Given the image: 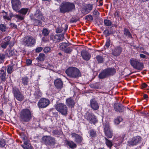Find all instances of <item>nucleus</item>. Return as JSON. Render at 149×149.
Here are the masks:
<instances>
[{
    "mask_svg": "<svg viewBox=\"0 0 149 149\" xmlns=\"http://www.w3.org/2000/svg\"><path fill=\"white\" fill-rule=\"evenodd\" d=\"M110 40L109 38H108L107 40V41L106 43L105 46L107 48H108L109 47L110 45Z\"/></svg>",
    "mask_w": 149,
    "mask_h": 149,
    "instance_id": "4d7b16f0",
    "label": "nucleus"
},
{
    "mask_svg": "<svg viewBox=\"0 0 149 149\" xmlns=\"http://www.w3.org/2000/svg\"><path fill=\"white\" fill-rule=\"evenodd\" d=\"M7 55L5 53H0V63H3L4 61V60L7 57Z\"/></svg>",
    "mask_w": 149,
    "mask_h": 149,
    "instance_id": "7c9ffc66",
    "label": "nucleus"
},
{
    "mask_svg": "<svg viewBox=\"0 0 149 149\" xmlns=\"http://www.w3.org/2000/svg\"><path fill=\"white\" fill-rule=\"evenodd\" d=\"M85 119L89 123L95 125L97 122V118L93 113L87 112L85 115Z\"/></svg>",
    "mask_w": 149,
    "mask_h": 149,
    "instance_id": "423d86ee",
    "label": "nucleus"
},
{
    "mask_svg": "<svg viewBox=\"0 0 149 149\" xmlns=\"http://www.w3.org/2000/svg\"><path fill=\"white\" fill-rule=\"evenodd\" d=\"M105 135L108 138H111L113 136V132L112 130L107 131L104 132Z\"/></svg>",
    "mask_w": 149,
    "mask_h": 149,
    "instance_id": "f704fd0d",
    "label": "nucleus"
},
{
    "mask_svg": "<svg viewBox=\"0 0 149 149\" xmlns=\"http://www.w3.org/2000/svg\"><path fill=\"white\" fill-rule=\"evenodd\" d=\"M105 143L108 147L110 148L113 145L112 142L108 139L107 138L105 137Z\"/></svg>",
    "mask_w": 149,
    "mask_h": 149,
    "instance_id": "4c0bfd02",
    "label": "nucleus"
},
{
    "mask_svg": "<svg viewBox=\"0 0 149 149\" xmlns=\"http://www.w3.org/2000/svg\"><path fill=\"white\" fill-rule=\"evenodd\" d=\"M90 105L91 107L94 110H96L98 109L99 107V104L94 98L90 100Z\"/></svg>",
    "mask_w": 149,
    "mask_h": 149,
    "instance_id": "a211bd4d",
    "label": "nucleus"
},
{
    "mask_svg": "<svg viewBox=\"0 0 149 149\" xmlns=\"http://www.w3.org/2000/svg\"><path fill=\"white\" fill-rule=\"evenodd\" d=\"M63 30V29L61 28H58L56 29V32L57 33H61Z\"/></svg>",
    "mask_w": 149,
    "mask_h": 149,
    "instance_id": "bf43d9fd",
    "label": "nucleus"
},
{
    "mask_svg": "<svg viewBox=\"0 0 149 149\" xmlns=\"http://www.w3.org/2000/svg\"><path fill=\"white\" fill-rule=\"evenodd\" d=\"M113 108L115 111L120 113L124 112L126 109L125 107L120 103H115L113 105Z\"/></svg>",
    "mask_w": 149,
    "mask_h": 149,
    "instance_id": "2eb2a0df",
    "label": "nucleus"
},
{
    "mask_svg": "<svg viewBox=\"0 0 149 149\" xmlns=\"http://www.w3.org/2000/svg\"><path fill=\"white\" fill-rule=\"evenodd\" d=\"M56 109L62 115L65 116L68 112V107L64 104L60 103L56 106Z\"/></svg>",
    "mask_w": 149,
    "mask_h": 149,
    "instance_id": "39448f33",
    "label": "nucleus"
},
{
    "mask_svg": "<svg viewBox=\"0 0 149 149\" xmlns=\"http://www.w3.org/2000/svg\"><path fill=\"white\" fill-rule=\"evenodd\" d=\"M96 58L99 63H102L104 62V58L102 56L99 55H97L96 57Z\"/></svg>",
    "mask_w": 149,
    "mask_h": 149,
    "instance_id": "ea45409f",
    "label": "nucleus"
},
{
    "mask_svg": "<svg viewBox=\"0 0 149 149\" xmlns=\"http://www.w3.org/2000/svg\"><path fill=\"white\" fill-rule=\"evenodd\" d=\"M42 141L45 144L50 146H54L56 143L55 138L49 136H43L42 138Z\"/></svg>",
    "mask_w": 149,
    "mask_h": 149,
    "instance_id": "1a4fd4ad",
    "label": "nucleus"
},
{
    "mask_svg": "<svg viewBox=\"0 0 149 149\" xmlns=\"http://www.w3.org/2000/svg\"><path fill=\"white\" fill-rule=\"evenodd\" d=\"M6 67H3L0 69V79L3 81L6 80Z\"/></svg>",
    "mask_w": 149,
    "mask_h": 149,
    "instance_id": "aec40b11",
    "label": "nucleus"
},
{
    "mask_svg": "<svg viewBox=\"0 0 149 149\" xmlns=\"http://www.w3.org/2000/svg\"><path fill=\"white\" fill-rule=\"evenodd\" d=\"M93 13L95 15H98L99 14V13L97 10H95L93 12Z\"/></svg>",
    "mask_w": 149,
    "mask_h": 149,
    "instance_id": "0e129e2a",
    "label": "nucleus"
},
{
    "mask_svg": "<svg viewBox=\"0 0 149 149\" xmlns=\"http://www.w3.org/2000/svg\"><path fill=\"white\" fill-rule=\"evenodd\" d=\"M141 138L139 136H134L128 141V144L130 146H134L139 144L141 141Z\"/></svg>",
    "mask_w": 149,
    "mask_h": 149,
    "instance_id": "9b49d317",
    "label": "nucleus"
},
{
    "mask_svg": "<svg viewBox=\"0 0 149 149\" xmlns=\"http://www.w3.org/2000/svg\"><path fill=\"white\" fill-rule=\"evenodd\" d=\"M69 43L62 42L59 44V47L63 51L69 45Z\"/></svg>",
    "mask_w": 149,
    "mask_h": 149,
    "instance_id": "cd10ccee",
    "label": "nucleus"
},
{
    "mask_svg": "<svg viewBox=\"0 0 149 149\" xmlns=\"http://www.w3.org/2000/svg\"><path fill=\"white\" fill-rule=\"evenodd\" d=\"M90 136L92 137H95L96 135V131L94 129H92L89 132Z\"/></svg>",
    "mask_w": 149,
    "mask_h": 149,
    "instance_id": "79ce46f5",
    "label": "nucleus"
},
{
    "mask_svg": "<svg viewBox=\"0 0 149 149\" xmlns=\"http://www.w3.org/2000/svg\"><path fill=\"white\" fill-rule=\"evenodd\" d=\"M45 55L42 53H41L39 54L38 57L36 59L40 61H43L45 59Z\"/></svg>",
    "mask_w": 149,
    "mask_h": 149,
    "instance_id": "72a5a7b5",
    "label": "nucleus"
},
{
    "mask_svg": "<svg viewBox=\"0 0 149 149\" xmlns=\"http://www.w3.org/2000/svg\"><path fill=\"white\" fill-rule=\"evenodd\" d=\"M86 20H87L89 22H92L93 20V17L91 15H89L86 16L85 17Z\"/></svg>",
    "mask_w": 149,
    "mask_h": 149,
    "instance_id": "3c124183",
    "label": "nucleus"
},
{
    "mask_svg": "<svg viewBox=\"0 0 149 149\" xmlns=\"http://www.w3.org/2000/svg\"><path fill=\"white\" fill-rule=\"evenodd\" d=\"M103 127L104 130V132L111 130L109 124L107 122L104 124Z\"/></svg>",
    "mask_w": 149,
    "mask_h": 149,
    "instance_id": "a19ab883",
    "label": "nucleus"
},
{
    "mask_svg": "<svg viewBox=\"0 0 149 149\" xmlns=\"http://www.w3.org/2000/svg\"><path fill=\"white\" fill-rule=\"evenodd\" d=\"M96 86V85L95 84H92L90 85V87L93 88H96L97 86Z\"/></svg>",
    "mask_w": 149,
    "mask_h": 149,
    "instance_id": "69168bd1",
    "label": "nucleus"
},
{
    "mask_svg": "<svg viewBox=\"0 0 149 149\" xmlns=\"http://www.w3.org/2000/svg\"><path fill=\"white\" fill-rule=\"evenodd\" d=\"M29 10V8H23L20 10H19L17 12L19 14L24 16V17H25V15Z\"/></svg>",
    "mask_w": 149,
    "mask_h": 149,
    "instance_id": "bb28decb",
    "label": "nucleus"
},
{
    "mask_svg": "<svg viewBox=\"0 0 149 149\" xmlns=\"http://www.w3.org/2000/svg\"><path fill=\"white\" fill-rule=\"evenodd\" d=\"M78 20V19H72L70 20V22L71 23H74L76 22Z\"/></svg>",
    "mask_w": 149,
    "mask_h": 149,
    "instance_id": "338daca9",
    "label": "nucleus"
},
{
    "mask_svg": "<svg viewBox=\"0 0 149 149\" xmlns=\"http://www.w3.org/2000/svg\"><path fill=\"white\" fill-rule=\"evenodd\" d=\"M8 44L4 42H3V43L1 45V47L2 48L5 49L7 47Z\"/></svg>",
    "mask_w": 149,
    "mask_h": 149,
    "instance_id": "6e6d98bb",
    "label": "nucleus"
},
{
    "mask_svg": "<svg viewBox=\"0 0 149 149\" xmlns=\"http://www.w3.org/2000/svg\"><path fill=\"white\" fill-rule=\"evenodd\" d=\"M123 33L127 37V38H132V35L128 29L124 28V29Z\"/></svg>",
    "mask_w": 149,
    "mask_h": 149,
    "instance_id": "c756f323",
    "label": "nucleus"
},
{
    "mask_svg": "<svg viewBox=\"0 0 149 149\" xmlns=\"http://www.w3.org/2000/svg\"><path fill=\"white\" fill-rule=\"evenodd\" d=\"M11 37L10 36H8L4 38L3 40V42H4L9 45L10 44V40Z\"/></svg>",
    "mask_w": 149,
    "mask_h": 149,
    "instance_id": "49530a36",
    "label": "nucleus"
},
{
    "mask_svg": "<svg viewBox=\"0 0 149 149\" xmlns=\"http://www.w3.org/2000/svg\"><path fill=\"white\" fill-rule=\"evenodd\" d=\"M110 30L109 31L108 29H105L103 33L104 34L106 37L110 35L113 34L112 31H111L112 27H110Z\"/></svg>",
    "mask_w": 149,
    "mask_h": 149,
    "instance_id": "c9c22d12",
    "label": "nucleus"
},
{
    "mask_svg": "<svg viewBox=\"0 0 149 149\" xmlns=\"http://www.w3.org/2000/svg\"><path fill=\"white\" fill-rule=\"evenodd\" d=\"M123 120L122 118L120 116H118L114 120L115 124L118 125Z\"/></svg>",
    "mask_w": 149,
    "mask_h": 149,
    "instance_id": "37998d69",
    "label": "nucleus"
},
{
    "mask_svg": "<svg viewBox=\"0 0 149 149\" xmlns=\"http://www.w3.org/2000/svg\"><path fill=\"white\" fill-rule=\"evenodd\" d=\"M7 55V56L10 57L11 56H13L15 55V52L14 50H10L8 51V53H6Z\"/></svg>",
    "mask_w": 149,
    "mask_h": 149,
    "instance_id": "8fccbe9b",
    "label": "nucleus"
},
{
    "mask_svg": "<svg viewBox=\"0 0 149 149\" xmlns=\"http://www.w3.org/2000/svg\"><path fill=\"white\" fill-rule=\"evenodd\" d=\"M131 65L134 68L139 70H141L143 68V64L139 61L132 59L130 60Z\"/></svg>",
    "mask_w": 149,
    "mask_h": 149,
    "instance_id": "9d476101",
    "label": "nucleus"
},
{
    "mask_svg": "<svg viewBox=\"0 0 149 149\" xmlns=\"http://www.w3.org/2000/svg\"><path fill=\"white\" fill-rule=\"evenodd\" d=\"M122 52V48L118 46L112 50L111 54L114 56H117L119 55Z\"/></svg>",
    "mask_w": 149,
    "mask_h": 149,
    "instance_id": "412c9836",
    "label": "nucleus"
},
{
    "mask_svg": "<svg viewBox=\"0 0 149 149\" xmlns=\"http://www.w3.org/2000/svg\"><path fill=\"white\" fill-rule=\"evenodd\" d=\"M32 16L35 18L41 19L42 21H44L45 20V18L43 14L39 10H37L34 14H32L30 16V17H31Z\"/></svg>",
    "mask_w": 149,
    "mask_h": 149,
    "instance_id": "dca6fc26",
    "label": "nucleus"
},
{
    "mask_svg": "<svg viewBox=\"0 0 149 149\" xmlns=\"http://www.w3.org/2000/svg\"><path fill=\"white\" fill-rule=\"evenodd\" d=\"M14 65H9L7 66V71L8 74H11L13 71V67Z\"/></svg>",
    "mask_w": 149,
    "mask_h": 149,
    "instance_id": "473e14b6",
    "label": "nucleus"
},
{
    "mask_svg": "<svg viewBox=\"0 0 149 149\" xmlns=\"http://www.w3.org/2000/svg\"><path fill=\"white\" fill-rule=\"evenodd\" d=\"M6 29V27L5 25L3 24H1L0 25V30L2 32H4Z\"/></svg>",
    "mask_w": 149,
    "mask_h": 149,
    "instance_id": "5fc2aeb1",
    "label": "nucleus"
},
{
    "mask_svg": "<svg viewBox=\"0 0 149 149\" xmlns=\"http://www.w3.org/2000/svg\"><path fill=\"white\" fill-rule=\"evenodd\" d=\"M10 25L13 28H14L15 29H17V25L14 23H10Z\"/></svg>",
    "mask_w": 149,
    "mask_h": 149,
    "instance_id": "680f3d73",
    "label": "nucleus"
},
{
    "mask_svg": "<svg viewBox=\"0 0 149 149\" xmlns=\"http://www.w3.org/2000/svg\"><path fill=\"white\" fill-rule=\"evenodd\" d=\"M6 143L5 140L3 139H0V147L3 148L5 146Z\"/></svg>",
    "mask_w": 149,
    "mask_h": 149,
    "instance_id": "09e8293b",
    "label": "nucleus"
},
{
    "mask_svg": "<svg viewBox=\"0 0 149 149\" xmlns=\"http://www.w3.org/2000/svg\"><path fill=\"white\" fill-rule=\"evenodd\" d=\"M11 3L13 9L17 12L20 9L21 6V3L19 0H12Z\"/></svg>",
    "mask_w": 149,
    "mask_h": 149,
    "instance_id": "4468645a",
    "label": "nucleus"
},
{
    "mask_svg": "<svg viewBox=\"0 0 149 149\" xmlns=\"http://www.w3.org/2000/svg\"><path fill=\"white\" fill-rule=\"evenodd\" d=\"M65 103V105L69 108L72 109L74 107L76 102L71 97H69L66 99Z\"/></svg>",
    "mask_w": 149,
    "mask_h": 149,
    "instance_id": "f3484780",
    "label": "nucleus"
},
{
    "mask_svg": "<svg viewBox=\"0 0 149 149\" xmlns=\"http://www.w3.org/2000/svg\"><path fill=\"white\" fill-rule=\"evenodd\" d=\"M116 72L114 68H108L103 70L99 75L100 79H103L109 76L114 75Z\"/></svg>",
    "mask_w": 149,
    "mask_h": 149,
    "instance_id": "20e7f679",
    "label": "nucleus"
},
{
    "mask_svg": "<svg viewBox=\"0 0 149 149\" xmlns=\"http://www.w3.org/2000/svg\"><path fill=\"white\" fill-rule=\"evenodd\" d=\"M42 93L39 89H38L35 91L33 96L31 98V101L32 103H36L38 100L41 97Z\"/></svg>",
    "mask_w": 149,
    "mask_h": 149,
    "instance_id": "ddd939ff",
    "label": "nucleus"
},
{
    "mask_svg": "<svg viewBox=\"0 0 149 149\" xmlns=\"http://www.w3.org/2000/svg\"><path fill=\"white\" fill-rule=\"evenodd\" d=\"M13 93L14 97L19 101H22L24 98V96L18 88L15 87H13Z\"/></svg>",
    "mask_w": 149,
    "mask_h": 149,
    "instance_id": "6e6552de",
    "label": "nucleus"
},
{
    "mask_svg": "<svg viewBox=\"0 0 149 149\" xmlns=\"http://www.w3.org/2000/svg\"><path fill=\"white\" fill-rule=\"evenodd\" d=\"M52 133L54 135H62L63 134V132L61 130H55L52 132Z\"/></svg>",
    "mask_w": 149,
    "mask_h": 149,
    "instance_id": "58836bf2",
    "label": "nucleus"
},
{
    "mask_svg": "<svg viewBox=\"0 0 149 149\" xmlns=\"http://www.w3.org/2000/svg\"><path fill=\"white\" fill-rule=\"evenodd\" d=\"M32 60L30 59H27L26 61V64L27 65H30L32 63Z\"/></svg>",
    "mask_w": 149,
    "mask_h": 149,
    "instance_id": "e2e57ef3",
    "label": "nucleus"
},
{
    "mask_svg": "<svg viewBox=\"0 0 149 149\" xmlns=\"http://www.w3.org/2000/svg\"><path fill=\"white\" fill-rule=\"evenodd\" d=\"M49 104V101L48 99L41 98L39 101L38 105L40 108H45Z\"/></svg>",
    "mask_w": 149,
    "mask_h": 149,
    "instance_id": "f8f14e48",
    "label": "nucleus"
},
{
    "mask_svg": "<svg viewBox=\"0 0 149 149\" xmlns=\"http://www.w3.org/2000/svg\"><path fill=\"white\" fill-rule=\"evenodd\" d=\"M93 6V4H88L86 5L82 10L83 13L87 14L92 10Z\"/></svg>",
    "mask_w": 149,
    "mask_h": 149,
    "instance_id": "b1692460",
    "label": "nucleus"
},
{
    "mask_svg": "<svg viewBox=\"0 0 149 149\" xmlns=\"http://www.w3.org/2000/svg\"><path fill=\"white\" fill-rule=\"evenodd\" d=\"M43 49V48L41 47H38L36 49V52L39 53Z\"/></svg>",
    "mask_w": 149,
    "mask_h": 149,
    "instance_id": "052dcab7",
    "label": "nucleus"
},
{
    "mask_svg": "<svg viewBox=\"0 0 149 149\" xmlns=\"http://www.w3.org/2000/svg\"><path fill=\"white\" fill-rule=\"evenodd\" d=\"M3 12L5 13L4 15L3 16V17L4 19H6L8 20H10L11 19L8 16H7V13L4 11Z\"/></svg>",
    "mask_w": 149,
    "mask_h": 149,
    "instance_id": "13d9d810",
    "label": "nucleus"
},
{
    "mask_svg": "<svg viewBox=\"0 0 149 149\" xmlns=\"http://www.w3.org/2000/svg\"><path fill=\"white\" fill-rule=\"evenodd\" d=\"M20 120L22 123H28L32 119V114L30 110L28 109H22L20 114Z\"/></svg>",
    "mask_w": 149,
    "mask_h": 149,
    "instance_id": "f257e3e1",
    "label": "nucleus"
},
{
    "mask_svg": "<svg viewBox=\"0 0 149 149\" xmlns=\"http://www.w3.org/2000/svg\"><path fill=\"white\" fill-rule=\"evenodd\" d=\"M64 36L63 34H61L59 35H56L54 36V41L56 42H59L62 41L64 39Z\"/></svg>",
    "mask_w": 149,
    "mask_h": 149,
    "instance_id": "a878e982",
    "label": "nucleus"
},
{
    "mask_svg": "<svg viewBox=\"0 0 149 149\" xmlns=\"http://www.w3.org/2000/svg\"><path fill=\"white\" fill-rule=\"evenodd\" d=\"M73 50L72 47H68L63 51L66 53L70 54Z\"/></svg>",
    "mask_w": 149,
    "mask_h": 149,
    "instance_id": "a18cd8bd",
    "label": "nucleus"
},
{
    "mask_svg": "<svg viewBox=\"0 0 149 149\" xmlns=\"http://www.w3.org/2000/svg\"><path fill=\"white\" fill-rule=\"evenodd\" d=\"M147 86V85L146 83H143L142 84V88H146Z\"/></svg>",
    "mask_w": 149,
    "mask_h": 149,
    "instance_id": "774afa93",
    "label": "nucleus"
},
{
    "mask_svg": "<svg viewBox=\"0 0 149 149\" xmlns=\"http://www.w3.org/2000/svg\"><path fill=\"white\" fill-rule=\"evenodd\" d=\"M54 84L57 89H61L63 86V83L60 78H57L54 81Z\"/></svg>",
    "mask_w": 149,
    "mask_h": 149,
    "instance_id": "4be33fe9",
    "label": "nucleus"
},
{
    "mask_svg": "<svg viewBox=\"0 0 149 149\" xmlns=\"http://www.w3.org/2000/svg\"><path fill=\"white\" fill-rule=\"evenodd\" d=\"M65 73L70 77L74 78H77L81 75L79 69L74 67H69L66 70Z\"/></svg>",
    "mask_w": 149,
    "mask_h": 149,
    "instance_id": "7ed1b4c3",
    "label": "nucleus"
},
{
    "mask_svg": "<svg viewBox=\"0 0 149 149\" xmlns=\"http://www.w3.org/2000/svg\"><path fill=\"white\" fill-rule=\"evenodd\" d=\"M30 18L33 25L40 26H42V23L41 19L35 18L33 16Z\"/></svg>",
    "mask_w": 149,
    "mask_h": 149,
    "instance_id": "5701e85b",
    "label": "nucleus"
},
{
    "mask_svg": "<svg viewBox=\"0 0 149 149\" xmlns=\"http://www.w3.org/2000/svg\"><path fill=\"white\" fill-rule=\"evenodd\" d=\"M14 17L17 19L18 21L19 22L20 21L23 20L24 19V17L21 14L15 15Z\"/></svg>",
    "mask_w": 149,
    "mask_h": 149,
    "instance_id": "e433bc0d",
    "label": "nucleus"
},
{
    "mask_svg": "<svg viewBox=\"0 0 149 149\" xmlns=\"http://www.w3.org/2000/svg\"><path fill=\"white\" fill-rule=\"evenodd\" d=\"M66 144L70 148L72 149H74L76 148L77 146L76 144L73 141H67Z\"/></svg>",
    "mask_w": 149,
    "mask_h": 149,
    "instance_id": "c85d7f7f",
    "label": "nucleus"
},
{
    "mask_svg": "<svg viewBox=\"0 0 149 149\" xmlns=\"http://www.w3.org/2000/svg\"><path fill=\"white\" fill-rule=\"evenodd\" d=\"M22 146L24 149H33L30 144L22 145Z\"/></svg>",
    "mask_w": 149,
    "mask_h": 149,
    "instance_id": "603ef678",
    "label": "nucleus"
},
{
    "mask_svg": "<svg viewBox=\"0 0 149 149\" xmlns=\"http://www.w3.org/2000/svg\"><path fill=\"white\" fill-rule=\"evenodd\" d=\"M36 43L35 39L30 36H28L24 38L23 40V44L27 46H33Z\"/></svg>",
    "mask_w": 149,
    "mask_h": 149,
    "instance_id": "0eeeda50",
    "label": "nucleus"
},
{
    "mask_svg": "<svg viewBox=\"0 0 149 149\" xmlns=\"http://www.w3.org/2000/svg\"><path fill=\"white\" fill-rule=\"evenodd\" d=\"M43 51L45 53H47L51 51V49L49 47H46L43 49Z\"/></svg>",
    "mask_w": 149,
    "mask_h": 149,
    "instance_id": "864d4df0",
    "label": "nucleus"
},
{
    "mask_svg": "<svg viewBox=\"0 0 149 149\" xmlns=\"http://www.w3.org/2000/svg\"><path fill=\"white\" fill-rule=\"evenodd\" d=\"M72 137L74 138V141L78 144H81L83 140V138L75 133H71Z\"/></svg>",
    "mask_w": 149,
    "mask_h": 149,
    "instance_id": "6ab92c4d",
    "label": "nucleus"
},
{
    "mask_svg": "<svg viewBox=\"0 0 149 149\" xmlns=\"http://www.w3.org/2000/svg\"><path fill=\"white\" fill-rule=\"evenodd\" d=\"M81 54L83 59L86 61L89 60L91 57L89 53L86 50L82 51L81 52Z\"/></svg>",
    "mask_w": 149,
    "mask_h": 149,
    "instance_id": "393cba45",
    "label": "nucleus"
},
{
    "mask_svg": "<svg viewBox=\"0 0 149 149\" xmlns=\"http://www.w3.org/2000/svg\"><path fill=\"white\" fill-rule=\"evenodd\" d=\"M22 82L24 86H26L28 84L29 81V79L27 77H24L21 79Z\"/></svg>",
    "mask_w": 149,
    "mask_h": 149,
    "instance_id": "2f4dec72",
    "label": "nucleus"
},
{
    "mask_svg": "<svg viewBox=\"0 0 149 149\" xmlns=\"http://www.w3.org/2000/svg\"><path fill=\"white\" fill-rule=\"evenodd\" d=\"M75 9L74 4L69 2H63L60 6V11L62 13H68Z\"/></svg>",
    "mask_w": 149,
    "mask_h": 149,
    "instance_id": "f03ea898",
    "label": "nucleus"
},
{
    "mask_svg": "<svg viewBox=\"0 0 149 149\" xmlns=\"http://www.w3.org/2000/svg\"><path fill=\"white\" fill-rule=\"evenodd\" d=\"M49 33L48 30L47 29L45 28L43 29L42 32V34L44 36H46L49 35Z\"/></svg>",
    "mask_w": 149,
    "mask_h": 149,
    "instance_id": "de8ad7c7",
    "label": "nucleus"
},
{
    "mask_svg": "<svg viewBox=\"0 0 149 149\" xmlns=\"http://www.w3.org/2000/svg\"><path fill=\"white\" fill-rule=\"evenodd\" d=\"M104 24L107 26H109L111 25L112 23L109 20L105 19L104 21Z\"/></svg>",
    "mask_w": 149,
    "mask_h": 149,
    "instance_id": "c03bdc74",
    "label": "nucleus"
}]
</instances>
